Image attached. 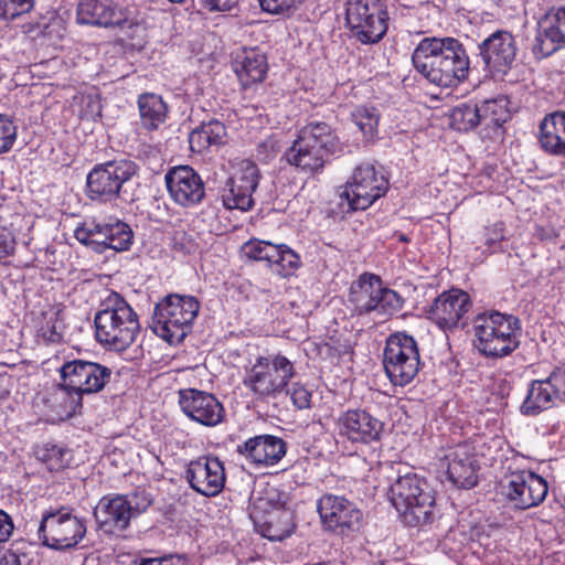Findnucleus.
Listing matches in <instances>:
<instances>
[{
    "instance_id": "nucleus-1",
    "label": "nucleus",
    "mask_w": 565,
    "mask_h": 565,
    "mask_svg": "<svg viewBox=\"0 0 565 565\" xmlns=\"http://www.w3.org/2000/svg\"><path fill=\"white\" fill-rule=\"evenodd\" d=\"M414 68L430 84L451 88L468 76L469 57L454 38H424L412 54Z\"/></svg>"
},
{
    "instance_id": "nucleus-2",
    "label": "nucleus",
    "mask_w": 565,
    "mask_h": 565,
    "mask_svg": "<svg viewBox=\"0 0 565 565\" xmlns=\"http://www.w3.org/2000/svg\"><path fill=\"white\" fill-rule=\"evenodd\" d=\"M102 306L94 319L97 341L109 350L125 351L140 330L137 313L117 292L109 294Z\"/></svg>"
},
{
    "instance_id": "nucleus-3",
    "label": "nucleus",
    "mask_w": 565,
    "mask_h": 565,
    "mask_svg": "<svg viewBox=\"0 0 565 565\" xmlns=\"http://www.w3.org/2000/svg\"><path fill=\"white\" fill-rule=\"evenodd\" d=\"M343 151L331 127L326 122H309L301 128L292 146L286 151L287 161L309 173L321 170L332 154Z\"/></svg>"
},
{
    "instance_id": "nucleus-4",
    "label": "nucleus",
    "mask_w": 565,
    "mask_h": 565,
    "mask_svg": "<svg viewBox=\"0 0 565 565\" xmlns=\"http://www.w3.org/2000/svg\"><path fill=\"white\" fill-rule=\"evenodd\" d=\"M473 343L486 356L503 358L520 344L519 320L499 311L483 312L473 319Z\"/></svg>"
},
{
    "instance_id": "nucleus-5",
    "label": "nucleus",
    "mask_w": 565,
    "mask_h": 565,
    "mask_svg": "<svg viewBox=\"0 0 565 565\" xmlns=\"http://www.w3.org/2000/svg\"><path fill=\"white\" fill-rule=\"evenodd\" d=\"M60 391L66 395L64 414L75 415L82 408L84 394L102 391L109 381L111 371L99 363L73 360L62 365Z\"/></svg>"
},
{
    "instance_id": "nucleus-6",
    "label": "nucleus",
    "mask_w": 565,
    "mask_h": 565,
    "mask_svg": "<svg viewBox=\"0 0 565 565\" xmlns=\"http://www.w3.org/2000/svg\"><path fill=\"white\" fill-rule=\"evenodd\" d=\"M390 501L409 526L427 524L435 504L433 490L415 473L399 476L390 488Z\"/></svg>"
},
{
    "instance_id": "nucleus-7",
    "label": "nucleus",
    "mask_w": 565,
    "mask_h": 565,
    "mask_svg": "<svg viewBox=\"0 0 565 565\" xmlns=\"http://www.w3.org/2000/svg\"><path fill=\"white\" fill-rule=\"evenodd\" d=\"M288 497L275 487L254 491L250 498V518L264 526L263 535L281 541L294 531L292 512L286 508Z\"/></svg>"
},
{
    "instance_id": "nucleus-8",
    "label": "nucleus",
    "mask_w": 565,
    "mask_h": 565,
    "mask_svg": "<svg viewBox=\"0 0 565 565\" xmlns=\"http://www.w3.org/2000/svg\"><path fill=\"white\" fill-rule=\"evenodd\" d=\"M295 375L294 363L285 355L277 353L258 356L246 371L243 383L257 398H275L286 391Z\"/></svg>"
},
{
    "instance_id": "nucleus-9",
    "label": "nucleus",
    "mask_w": 565,
    "mask_h": 565,
    "mask_svg": "<svg viewBox=\"0 0 565 565\" xmlns=\"http://www.w3.org/2000/svg\"><path fill=\"white\" fill-rule=\"evenodd\" d=\"M200 303L192 296L169 295L154 308L153 332L169 343H179L198 316Z\"/></svg>"
},
{
    "instance_id": "nucleus-10",
    "label": "nucleus",
    "mask_w": 565,
    "mask_h": 565,
    "mask_svg": "<svg viewBox=\"0 0 565 565\" xmlns=\"http://www.w3.org/2000/svg\"><path fill=\"white\" fill-rule=\"evenodd\" d=\"M383 365L393 385L409 384L418 374L420 366L419 350L415 339L404 332L391 334L386 340Z\"/></svg>"
},
{
    "instance_id": "nucleus-11",
    "label": "nucleus",
    "mask_w": 565,
    "mask_h": 565,
    "mask_svg": "<svg viewBox=\"0 0 565 565\" xmlns=\"http://www.w3.org/2000/svg\"><path fill=\"white\" fill-rule=\"evenodd\" d=\"M85 534V521L66 507L44 512L39 526V537L43 545L53 550L72 548Z\"/></svg>"
},
{
    "instance_id": "nucleus-12",
    "label": "nucleus",
    "mask_w": 565,
    "mask_h": 565,
    "mask_svg": "<svg viewBox=\"0 0 565 565\" xmlns=\"http://www.w3.org/2000/svg\"><path fill=\"white\" fill-rule=\"evenodd\" d=\"M345 19L353 35L363 44L377 43L388 28V14L381 0H348Z\"/></svg>"
},
{
    "instance_id": "nucleus-13",
    "label": "nucleus",
    "mask_w": 565,
    "mask_h": 565,
    "mask_svg": "<svg viewBox=\"0 0 565 565\" xmlns=\"http://www.w3.org/2000/svg\"><path fill=\"white\" fill-rule=\"evenodd\" d=\"M350 301L359 313L376 312L388 316L402 307L399 295L382 287L381 279L372 274H363L350 288Z\"/></svg>"
},
{
    "instance_id": "nucleus-14",
    "label": "nucleus",
    "mask_w": 565,
    "mask_h": 565,
    "mask_svg": "<svg viewBox=\"0 0 565 565\" xmlns=\"http://www.w3.org/2000/svg\"><path fill=\"white\" fill-rule=\"evenodd\" d=\"M151 504L150 498L145 493H135L132 497L116 495L102 498L94 509V516L99 527L106 533L126 530L130 520L143 512Z\"/></svg>"
},
{
    "instance_id": "nucleus-15",
    "label": "nucleus",
    "mask_w": 565,
    "mask_h": 565,
    "mask_svg": "<svg viewBox=\"0 0 565 565\" xmlns=\"http://www.w3.org/2000/svg\"><path fill=\"white\" fill-rule=\"evenodd\" d=\"M137 173L130 160H113L97 164L86 179L87 194L92 200L111 201L117 198L124 183Z\"/></svg>"
},
{
    "instance_id": "nucleus-16",
    "label": "nucleus",
    "mask_w": 565,
    "mask_h": 565,
    "mask_svg": "<svg viewBox=\"0 0 565 565\" xmlns=\"http://www.w3.org/2000/svg\"><path fill=\"white\" fill-rule=\"evenodd\" d=\"M321 526L327 532L345 535L358 530L363 513L356 504L344 495L326 493L317 501Z\"/></svg>"
},
{
    "instance_id": "nucleus-17",
    "label": "nucleus",
    "mask_w": 565,
    "mask_h": 565,
    "mask_svg": "<svg viewBox=\"0 0 565 565\" xmlns=\"http://www.w3.org/2000/svg\"><path fill=\"white\" fill-rule=\"evenodd\" d=\"M388 189V181L373 164L363 163L356 167L347 182L342 196L352 210H365Z\"/></svg>"
},
{
    "instance_id": "nucleus-18",
    "label": "nucleus",
    "mask_w": 565,
    "mask_h": 565,
    "mask_svg": "<svg viewBox=\"0 0 565 565\" xmlns=\"http://www.w3.org/2000/svg\"><path fill=\"white\" fill-rule=\"evenodd\" d=\"M563 403H565V369L557 367L547 377L529 383L520 412L525 416H536Z\"/></svg>"
},
{
    "instance_id": "nucleus-19",
    "label": "nucleus",
    "mask_w": 565,
    "mask_h": 565,
    "mask_svg": "<svg viewBox=\"0 0 565 565\" xmlns=\"http://www.w3.org/2000/svg\"><path fill=\"white\" fill-rule=\"evenodd\" d=\"M503 489L508 500L521 510L541 504L548 491L545 479L526 470L508 475Z\"/></svg>"
},
{
    "instance_id": "nucleus-20",
    "label": "nucleus",
    "mask_w": 565,
    "mask_h": 565,
    "mask_svg": "<svg viewBox=\"0 0 565 565\" xmlns=\"http://www.w3.org/2000/svg\"><path fill=\"white\" fill-rule=\"evenodd\" d=\"M259 182V172L255 163L242 161L230 178L222 199L228 210H249L253 204V193Z\"/></svg>"
},
{
    "instance_id": "nucleus-21",
    "label": "nucleus",
    "mask_w": 565,
    "mask_h": 565,
    "mask_svg": "<svg viewBox=\"0 0 565 565\" xmlns=\"http://www.w3.org/2000/svg\"><path fill=\"white\" fill-rule=\"evenodd\" d=\"M225 479L224 466L216 457L203 456L188 465L186 480L202 495L218 494L224 488Z\"/></svg>"
},
{
    "instance_id": "nucleus-22",
    "label": "nucleus",
    "mask_w": 565,
    "mask_h": 565,
    "mask_svg": "<svg viewBox=\"0 0 565 565\" xmlns=\"http://www.w3.org/2000/svg\"><path fill=\"white\" fill-rule=\"evenodd\" d=\"M338 434L351 443L371 444L377 441L383 423L363 409H348L335 422Z\"/></svg>"
},
{
    "instance_id": "nucleus-23",
    "label": "nucleus",
    "mask_w": 565,
    "mask_h": 565,
    "mask_svg": "<svg viewBox=\"0 0 565 565\" xmlns=\"http://www.w3.org/2000/svg\"><path fill=\"white\" fill-rule=\"evenodd\" d=\"M179 404L189 418L204 426H215L224 417L223 405L213 394L195 388L180 390Z\"/></svg>"
},
{
    "instance_id": "nucleus-24",
    "label": "nucleus",
    "mask_w": 565,
    "mask_h": 565,
    "mask_svg": "<svg viewBox=\"0 0 565 565\" xmlns=\"http://www.w3.org/2000/svg\"><path fill=\"white\" fill-rule=\"evenodd\" d=\"M77 21L105 28L135 24L130 11L118 8L113 0H81L77 7Z\"/></svg>"
},
{
    "instance_id": "nucleus-25",
    "label": "nucleus",
    "mask_w": 565,
    "mask_h": 565,
    "mask_svg": "<svg viewBox=\"0 0 565 565\" xmlns=\"http://www.w3.org/2000/svg\"><path fill=\"white\" fill-rule=\"evenodd\" d=\"M449 481L461 488H472L477 483V466L471 445L458 444L447 450L440 462Z\"/></svg>"
},
{
    "instance_id": "nucleus-26",
    "label": "nucleus",
    "mask_w": 565,
    "mask_h": 565,
    "mask_svg": "<svg viewBox=\"0 0 565 565\" xmlns=\"http://www.w3.org/2000/svg\"><path fill=\"white\" fill-rule=\"evenodd\" d=\"M166 183L172 200L182 206H193L204 198V185L200 175L189 166L171 169Z\"/></svg>"
},
{
    "instance_id": "nucleus-27",
    "label": "nucleus",
    "mask_w": 565,
    "mask_h": 565,
    "mask_svg": "<svg viewBox=\"0 0 565 565\" xmlns=\"http://www.w3.org/2000/svg\"><path fill=\"white\" fill-rule=\"evenodd\" d=\"M471 307L470 297L466 291L451 289L443 292L430 309L431 318L444 329L458 326Z\"/></svg>"
},
{
    "instance_id": "nucleus-28",
    "label": "nucleus",
    "mask_w": 565,
    "mask_h": 565,
    "mask_svg": "<svg viewBox=\"0 0 565 565\" xmlns=\"http://www.w3.org/2000/svg\"><path fill=\"white\" fill-rule=\"evenodd\" d=\"M238 452L257 466H274L286 454V444L281 438L271 435H260L249 438Z\"/></svg>"
},
{
    "instance_id": "nucleus-29",
    "label": "nucleus",
    "mask_w": 565,
    "mask_h": 565,
    "mask_svg": "<svg viewBox=\"0 0 565 565\" xmlns=\"http://www.w3.org/2000/svg\"><path fill=\"white\" fill-rule=\"evenodd\" d=\"M481 55L489 67L501 71L511 65L516 55L514 38L507 31H497L482 42Z\"/></svg>"
},
{
    "instance_id": "nucleus-30",
    "label": "nucleus",
    "mask_w": 565,
    "mask_h": 565,
    "mask_svg": "<svg viewBox=\"0 0 565 565\" xmlns=\"http://www.w3.org/2000/svg\"><path fill=\"white\" fill-rule=\"evenodd\" d=\"M233 67L242 85L247 87L265 78L268 65L264 53L248 49L236 53Z\"/></svg>"
},
{
    "instance_id": "nucleus-31",
    "label": "nucleus",
    "mask_w": 565,
    "mask_h": 565,
    "mask_svg": "<svg viewBox=\"0 0 565 565\" xmlns=\"http://www.w3.org/2000/svg\"><path fill=\"white\" fill-rule=\"evenodd\" d=\"M540 142L546 152L565 156V111L544 117L540 125Z\"/></svg>"
},
{
    "instance_id": "nucleus-32",
    "label": "nucleus",
    "mask_w": 565,
    "mask_h": 565,
    "mask_svg": "<svg viewBox=\"0 0 565 565\" xmlns=\"http://www.w3.org/2000/svg\"><path fill=\"white\" fill-rule=\"evenodd\" d=\"M227 140L226 128L218 120H211L195 128L189 136L190 148L194 152H203L211 146L224 145Z\"/></svg>"
},
{
    "instance_id": "nucleus-33",
    "label": "nucleus",
    "mask_w": 565,
    "mask_h": 565,
    "mask_svg": "<svg viewBox=\"0 0 565 565\" xmlns=\"http://www.w3.org/2000/svg\"><path fill=\"white\" fill-rule=\"evenodd\" d=\"M562 44H565V41L554 18L541 21L532 46L534 55L537 58L550 56Z\"/></svg>"
},
{
    "instance_id": "nucleus-34",
    "label": "nucleus",
    "mask_w": 565,
    "mask_h": 565,
    "mask_svg": "<svg viewBox=\"0 0 565 565\" xmlns=\"http://www.w3.org/2000/svg\"><path fill=\"white\" fill-rule=\"evenodd\" d=\"M139 111L142 125L148 129H156L167 117V106L162 98L156 94H143L139 98Z\"/></svg>"
},
{
    "instance_id": "nucleus-35",
    "label": "nucleus",
    "mask_w": 565,
    "mask_h": 565,
    "mask_svg": "<svg viewBox=\"0 0 565 565\" xmlns=\"http://www.w3.org/2000/svg\"><path fill=\"white\" fill-rule=\"evenodd\" d=\"M104 230V221L86 220L75 228L74 236L79 243L89 246L93 250L104 253L107 241Z\"/></svg>"
},
{
    "instance_id": "nucleus-36",
    "label": "nucleus",
    "mask_w": 565,
    "mask_h": 565,
    "mask_svg": "<svg viewBox=\"0 0 565 565\" xmlns=\"http://www.w3.org/2000/svg\"><path fill=\"white\" fill-rule=\"evenodd\" d=\"M274 248L268 267L282 277L292 275L301 265L299 255L285 244H275Z\"/></svg>"
},
{
    "instance_id": "nucleus-37",
    "label": "nucleus",
    "mask_w": 565,
    "mask_h": 565,
    "mask_svg": "<svg viewBox=\"0 0 565 565\" xmlns=\"http://www.w3.org/2000/svg\"><path fill=\"white\" fill-rule=\"evenodd\" d=\"M107 236L106 249L124 252L130 248L134 242L131 228L124 222H104Z\"/></svg>"
},
{
    "instance_id": "nucleus-38",
    "label": "nucleus",
    "mask_w": 565,
    "mask_h": 565,
    "mask_svg": "<svg viewBox=\"0 0 565 565\" xmlns=\"http://www.w3.org/2000/svg\"><path fill=\"white\" fill-rule=\"evenodd\" d=\"M355 126L363 134L365 140H373L377 134L380 113L373 106H359L351 114Z\"/></svg>"
},
{
    "instance_id": "nucleus-39",
    "label": "nucleus",
    "mask_w": 565,
    "mask_h": 565,
    "mask_svg": "<svg viewBox=\"0 0 565 565\" xmlns=\"http://www.w3.org/2000/svg\"><path fill=\"white\" fill-rule=\"evenodd\" d=\"M450 119L451 126L458 131H468L481 124L478 105L473 103L456 106L451 111Z\"/></svg>"
},
{
    "instance_id": "nucleus-40",
    "label": "nucleus",
    "mask_w": 565,
    "mask_h": 565,
    "mask_svg": "<svg viewBox=\"0 0 565 565\" xmlns=\"http://www.w3.org/2000/svg\"><path fill=\"white\" fill-rule=\"evenodd\" d=\"M478 110L480 121L488 126H501L509 118L504 98L484 100L481 105H478Z\"/></svg>"
},
{
    "instance_id": "nucleus-41",
    "label": "nucleus",
    "mask_w": 565,
    "mask_h": 565,
    "mask_svg": "<svg viewBox=\"0 0 565 565\" xmlns=\"http://www.w3.org/2000/svg\"><path fill=\"white\" fill-rule=\"evenodd\" d=\"M63 322L60 319V310L51 308L43 313V322L39 328V334L46 342H58L62 339Z\"/></svg>"
},
{
    "instance_id": "nucleus-42",
    "label": "nucleus",
    "mask_w": 565,
    "mask_h": 565,
    "mask_svg": "<svg viewBox=\"0 0 565 565\" xmlns=\"http://www.w3.org/2000/svg\"><path fill=\"white\" fill-rule=\"evenodd\" d=\"M35 456L51 471L62 469L67 461V451L60 446L51 444L39 447L35 450Z\"/></svg>"
},
{
    "instance_id": "nucleus-43",
    "label": "nucleus",
    "mask_w": 565,
    "mask_h": 565,
    "mask_svg": "<svg viewBox=\"0 0 565 565\" xmlns=\"http://www.w3.org/2000/svg\"><path fill=\"white\" fill-rule=\"evenodd\" d=\"M274 246L275 244L268 241L255 238L244 243L241 252L248 259L266 262L268 264L275 250Z\"/></svg>"
},
{
    "instance_id": "nucleus-44",
    "label": "nucleus",
    "mask_w": 565,
    "mask_h": 565,
    "mask_svg": "<svg viewBox=\"0 0 565 565\" xmlns=\"http://www.w3.org/2000/svg\"><path fill=\"white\" fill-rule=\"evenodd\" d=\"M35 0H0V20L13 21L34 7Z\"/></svg>"
},
{
    "instance_id": "nucleus-45",
    "label": "nucleus",
    "mask_w": 565,
    "mask_h": 565,
    "mask_svg": "<svg viewBox=\"0 0 565 565\" xmlns=\"http://www.w3.org/2000/svg\"><path fill=\"white\" fill-rule=\"evenodd\" d=\"M305 0H258L260 9L268 14H288Z\"/></svg>"
},
{
    "instance_id": "nucleus-46",
    "label": "nucleus",
    "mask_w": 565,
    "mask_h": 565,
    "mask_svg": "<svg viewBox=\"0 0 565 565\" xmlns=\"http://www.w3.org/2000/svg\"><path fill=\"white\" fill-rule=\"evenodd\" d=\"M17 139V127L7 116L0 114V154L8 152Z\"/></svg>"
},
{
    "instance_id": "nucleus-47",
    "label": "nucleus",
    "mask_w": 565,
    "mask_h": 565,
    "mask_svg": "<svg viewBox=\"0 0 565 565\" xmlns=\"http://www.w3.org/2000/svg\"><path fill=\"white\" fill-rule=\"evenodd\" d=\"M79 102L82 108L79 110V116L85 119H96L100 117L102 105L97 95H82L79 97Z\"/></svg>"
},
{
    "instance_id": "nucleus-48",
    "label": "nucleus",
    "mask_w": 565,
    "mask_h": 565,
    "mask_svg": "<svg viewBox=\"0 0 565 565\" xmlns=\"http://www.w3.org/2000/svg\"><path fill=\"white\" fill-rule=\"evenodd\" d=\"M292 404L298 409H306L310 407L311 393L302 384L294 383L289 391Z\"/></svg>"
},
{
    "instance_id": "nucleus-49",
    "label": "nucleus",
    "mask_w": 565,
    "mask_h": 565,
    "mask_svg": "<svg viewBox=\"0 0 565 565\" xmlns=\"http://www.w3.org/2000/svg\"><path fill=\"white\" fill-rule=\"evenodd\" d=\"M15 246V241L12 233L3 227H0V260L10 256Z\"/></svg>"
},
{
    "instance_id": "nucleus-50",
    "label": "nucleus",
    "mask_w": 565,
    "mask_h": 565,
    "mask_svg": "<svg viewBox=\"0 0 565 565\" xmlns=\"http://www.w3.org/2000/svg\"><path fill=\"white\" fill-rule=\"evenodd\" d=\"M14 524L11 516L0 510V543L7 542L13 534Z\"/></svg>"
},
{
    "instance_id": "nucleus-51",
    "label": "nucleus",
    "mask_w": 565,
    "mask_h": 565,
    "mask_svg": "<svg viewBox=\"0 0 565 565\" xmlns=\"http://www.w3.org/2000/svg\"><path fill=\"white\" fill-rule=\"evenodd\" d=\"M199 2L209 11H228L238 0H199Z\"/></svg>"
},
{
    "instance_id": "nucleus-52",
    "label": "nucleus",
    "mask_w": 565,
    "mask_h": 565,
    "mask_svg": "<svg viewBox=\"0 0 565 565\" xmlns=\"http://www.w3.org/2000/svg\"><path fill=\"white\" fill-rule=\"evenodd\" d=\"M140 565H186L185 558L181 556L163 557L161 559L151 558L143 561Z\"/></svg>"
},
{
    "instance_id": "nucleus-53",
    "label": "nucleus",
    "mask_w": 565,
    "mask_h": 565,
    "mask_svg": "<svg viewBox=\"0 0 565 565\" xmlns=\"http://www.w3.org/2000/svg\"><path fill=\"white\" fill-rule=\"evenodd\" d=\"M1 565H29L25 555L9 553L1 559Z\"/></svg>"
},
{
    "instance_id": "nucleus-54",
    "label": "nucleus",
    "mask_w": 565,
    "mask_h": 565,
    "mask_svg": "<svg viewBox=\"0 0 565 565\" xmlns=\"http://www.w3.org/2000/svg\"><path fill=\"white\" fill-rule=\"evenodd\" d=\"M172 3H182L184 0H169Z\"/></svg>"
},
{
    "instance_id": "nucleus-55",
    "label": "nucleus",
    "mask_w": 565,
    "mask_h": 565,
    "mask_svg": "<svg viewBox=\"0 0 565 565\" xmlns=\"http://www.w3.org/2000/svg\"><path fill=\"white\" fill-rule=\"evenodd\" d=\"M401 241L406 242L407 239H406V237L404 235H401Z\"/></svg>"
}]
</instances>
